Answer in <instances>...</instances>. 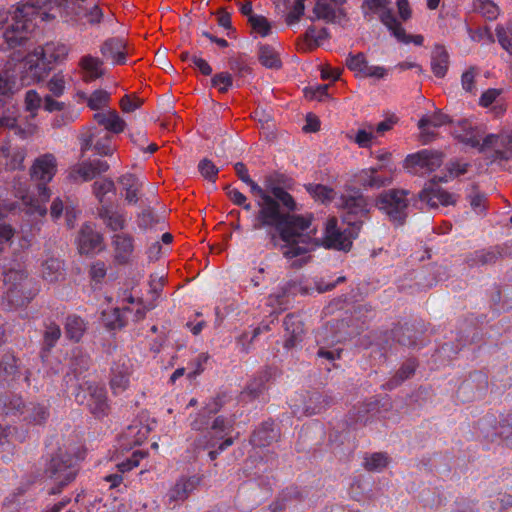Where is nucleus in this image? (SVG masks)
Returning a JSON list of instances; mask_svg holds the SVG:
<instances>
[{
    "mask_svg": "<svg viewBox=\"0 0 512 512\" xmlns=\"http://www.w3.org/2000/svg\"><path fill=\"white\" fill-rule=\"evenodd\" d=\"M16 372V361L13 356H8L0 364V380L5 381L8 376L14 375Z\"/></svg>",
    "mask_w": 512,
    "mask_h": 512,
    "instance_id": "obj_64",
    "label": "nucleus"
},
{
    "mask_svg": "<svg viewBox=\"0 0 512 512\" xmlns=\"http://www.w3.org/2000/svg\"><path fill=\"white\" fill-rule=\"evenodd\" d=\"M501 93V89L490 88L482 93L479 99V104L485 108L490 107L492 104L497 103V99L499 98ZM493 109H499V111H496L497 114L502 112V107L499 106L498 104H496Z\"/></svg>",
    "mask_w": 512,
    "mask_h": 512,
    "instance_id": "obj_55",
    "label": "nucleus"
},
{
    "mask_svg": "<svg viewBox=\"0 0 512 512\" xmlns=\"http://www.w3.org/2000/svg\"><path fill=\"white\" fill-rule=\"evenodd\" d=\"M284 327L286 331L284 346L291 349L302 340L303 324L297 316L288 315L285 317Z\"/></svg>",
    "mask_w": 512,
    "mask_h": 512,
    "instance_id": "obj_28",
    "label": "nucleus"
},
{
    "mask_svg": "<svg viewBox=\"0 0 512 512\" xmlns=\"http://www.w3.org/2000/svg\"><path fill=\"white\" fill-rule=\"evenodd\" d=\"M492 422L491 418H485L481 422V430L485 437L491 440L498 437L506 446L512 447V414L502 417L490 431L488 426H491Z\"/></svg>",
    "mask_w": 512,
    "mask_h": 512,
    "instance_id": "obj_18",
    "label": "nucleus"
},
{
    "mask_svg": "<svg viewBox=\"0 0 512 512\" xmlns=\"http://www.w3.org/2000/svg\"><path fill=\"white\" fill-rule=\"evenodd\" d=\"M257 206L259 211L253 228L274 227L279 235L272 233L271 242L285 258L305 257L318 246L310 216L281 213L278 202L271 196L257 200Z\"/></svg>",
    "mask_w": 512,
    "mask_h": 512,
    "instance_id": "obj_1",
    "label": "nucleus"
},
{
    "mask_svg": "<svg viewBox=\"0 0 512 512\" xmlns=\"http://www.w3.org/2000/svg\"><path fill=\"white\" fill-rule=\"evenodd\" d=\"M60 335H61V330L58 325L53 324V323L47 325L45 334H44L45 345L48 348L53 347L54 344L59 339Z\"/></svg>",
    "mask_w": 512,
    "mask_h": 512,
    "instance_id": "obj_62",
    "label": "nucleus"
},
{
    "mask_svg": "<svg viewBox=\"0 0 512 512\" xmlns=\"http://www.w3.org/2000/svg\"><path fill=\"white\" fill-rule=\"evenodd\" d=\"M307 191L315 200L322 203L332 200L335 195L333 189L321 184H310L307 186Z\"/></svg>",
    "mask_w": 512,
    "mask_h": 512,
    "instance_id": "obj_47",
    "label": "nucleus"
},
{
    "mask_svg": "<svg viewBox=\"0 0 512 512\" xmlns=\"http://www.w3.org/2000/svg\"><path fill=\"white\" fill-rule=\"evenodd\" d=\"M448 122H449L448 116L445 114H442V113H435L432 116L422 117L419 120L418 127L421 130V137L423 138V142L426 143L428 141L427 136L429 134V132H428L429 126L440 127Z\"/></svg>",
    "mask_w": 512,
    "mask_h": 512,
    "instance_id": "obj_38",
    "label": "nucleus"
},
{
    "mask_svg": "<svg viewBox=\"0 0 512 512\" xmlns=\"http://www.w3.org/2000/svg\"><path fill=\"white\" fill-rule=\"evenodd\" d=\"M496 34L502 48L512 55V24L497 26Z\"/></svg>",
    "mask_w": 512,
    "mask_h": 512,
    "instance_id": "obj_52",
    "label": "nucleus"
},
{
    "mask_svg": "<svg viewBox=\"0 0 512 512\" xmlns=\"http://www.w3.org/2000/svg\"><path fill=\"white\" fill-rule=\"evenodd\" d=\"M456 196L451 194L435 183L427 184L419 193V208H438L439 206H450L456 203Z\"/></svg>",
    "mask_w": 512,
    "mask_h": 512,
    "instance_id": "obj_12",
    "label": "nucleus"
},
{
    "mask_svg": "<svg viewBox=\"0 0 512 512\" xmlns=\"http://www.w3.org/2000/svg\"><path fill=\"white\" fill-rule=\"evenodd\" d=\"M477 75V71L474 67L469 68L466 70L461 77V84L462 88L469 93H472L475 91V77Z\"/></svg>",
    "mask_w": 512,
    "mask_h": 512,
    "instance_id": "obj_61",
    "label": "nucleus"
},
{
    "mask_svg": "<svg viewBox=\"0 0 512 512\" xmlns=\"http://www.w3.org/2000/svg\"><path fill=\"white\" fill-rule=\"evenodd\" d=\"M249 24L253 32L257 33L262 37H265L270 34L271 24L262 15L250 16Z\"/></svg>",
    "mask_w": 512,
    "mask_h": 512,
    "instance_id": "obj_54",
    "label": "nucleus"
},
{
    "mask_svg": "<svg viewBox=\"0 0 512 512\" xmlns=\"http://www.w3.org/2000/svg\"><path fill=\"white\" fill-rule=\"evenodd\" d=\"M277 433L273 428V423H264L260 428L254 431L251 442L255 446H266L276 439Z\"/></svg>",
    "mask_w": 512,
    "mask_h": 512,
    "instance_id": "obj_36",
    "label": "nucleus"
},
{
    "mask_svg": "<svg viewBox=\"0 0 512 512\" xmlns=\"http://www.w3.org/2000/svg\"><path fill=\"white\" fill-rule=\"evenodd\" d=\"M69 47L63 43H47L29 53L20 63L22 85L38 82L48 74L52 63L66 59Z\"/></svg>",
    "mask_w": 512,
    "mask_h": 512,
    "instance_id": "obj_4",
    "label": "nucleus"
},
{
    "mask_svg": "<svg viewBox=\"0 0 512 512\" xmlns=\"http://www.w3.org/2000/svg\"><path fill=\"white\" fill-rule=\"evenodd\" d=\"M199 171L203 177L210 181H214L218 174V168L207 159L202 160L198 165Z\"/></svg>",
    "mask_w": 512,
    "mask_h": 512,
    "instance_id": "obj_63",
    "label": "nucleus"
},
{
    "mask_svg": "<svg viewBox=\"0 0 512 512\" xmlns=\"http://www.w3.org/2000/svg\"><path fill=\"white\" fill-rule=\"evenodd\" d=\"M41 278L47 283H56L64 278L62 262L54 257L47 258L41 264Z\"/></svg>",
    "mask_w": 512,
    "mask_h": 512,
    "instance_id": "obj_31",
    "label": "nucleus"
},
{
    "mask_svg": "<svg viewBox=\"0 0 512 512\" xmlns=\"http://www.w3.org/2000/svg\"><path fill=\"white\" fill-rule=\"evenodd\" d=\"M79 68L82 73L83 81L86 83H90L101 78L105 73L103 61L90 54L84 55L80 59Z\"/></svg>",
    "mask_w": 512,
    "mask_h": 512,
    "instance_id": "obj_25",
    "label": "nucleus"
},
{
    "mask_svg": "<svg viewBox=\"0 0 512 512\" xmlns=\"http://www.w3.org/2000/svg\"><path fill=\"white\" fill-rule=\"evenodd\" d=\"M183 59L188 61L190 65H193L204 75H210L212 73V68L208 62L197 55H189L188 53H185L183 54Z\"/></svg>",
    "mask_w": 512,
    "mask_h": 512,
    "instance_id": "obj_60",
    "label": "nucleus"
},
{
    "mask_svg": "<svg viewBox=\"0 0 512 512\" xmlns=\"http://www.w3.org/2000/svg\"><path fill=\"white\" fill-rule=\"evenodd\" d=\"M114 182L110 179H100L93 184V192L96 198L103 202L106 194L113 192Z\"/></svg>",
    "mask_w": 512,
    "mask_h": 512,
    "instance_id": "obj_59",
    "label": "nucleus"
},
{
    "mask_svg": "<svg viewBox=\"0 0 512 512\" xmlns=\"http://www.w3.org/2000/svg\"><path fill=\"white\" fill-rule=\"evenodd\" d=\"M76 401L80 404H85L92 414L97 417H102L108 413L109 404L104 387L85 383L83 392L79 391L75 395Z\"/></svg>",
    "mask_w": 512,
    "mask_h": 512,
    "instance_id": "obj_10",
    "label": "nucleus"
},
{
    "mask_svg": "<svg viewBox=\"0 0 512 512\" xmlns=\"http://www.w3.org/2000/svg\"><path fill=\"white\" fill-rule=\"evenodd\" d=\"M150 429L140 421H135L127 427L121 436V446L129 449L133 445L141 444L149 435Z\"/></svg>",
    "mask_w": 512,
    "mask_h": 512,
    "instance_id": "obj_27",
    "label": "nucleus"
},
{
    "mask_svg": "<svg viewBox=\"0 0 512 512\" xmlns=\"http://www.w3.org/2000/svg\"><path fill=\"white\" fill-rule=\"evenodd\" d=\"M340 5H335L332 0H317L314 14L318 19L332 21L336 16V10Z\"/></svg>",
    "mask_w": 512,
    "mask_h": 512,
    "instance_id": "obj_43",
    "label": "nucleus"
},
{
    "mask_svg": "<svg viewBox=\"0 0 512 512\" xmlns=\"http://www.w3.org/2000/svg\"><path fill=\"white\" fill-rule=\"evenodd\" d=\"M77 19L75 21H78L81 17L83 19H86V22L90 25H97L99 24L103 19V11L102 9L97 5L93 4L90 7H78L77 11Z\"/></svg>",
    "mask_w": 512,
    "mask_h": 512,
    "instance_id": "obj_44",
    "label": "nucleus"
},
{
    "mask_svg": "<svg viewBox=\"0 0 512 512\" xmlns=\"http://www.w3.org/2000/svg\"><path fill=\"white\" fill-rule=\"evenodd\" d=\"M0 128L15 129V133L21 138H27L36 130V127L32 124H29L26 128H20L16 126V113L14 110H8L6 114L0 117Z\"/></svg>",
    "mask_w": 512,
    "mask_h": 512,
    "instance_id": "obj_35",
    "label": "nucleus"
},
{
    "mask_svg": "<svg viewBox=\"0 0 512 512\" xmlns=\"http://www.w3.org/2000/svg\"><path fill=\"white\" fill-rule=\"evenodd\" d=\"M151 308V305L146 306L143 303L139 291L133 287L130 291L123 292L117 307L102 312V322L108 329H119L125 326L129 320L138 321L144 318L146 312Z\"/></svg>",
    "mask_w": 512,
    "mask_h": 512,
    "instance_id": "obj_5",
    "label": "nucleus"
},
{
    "mask_svg": "<svg viewBox=\"0 0 512 512\" xmlns=\"http://www.w3.org/2000/svg\"><path fill=\"white\" fill-rule=\"evenodd\" d=\"M443 156L438 151L424 149L409 154L403 163V167L411 174L425 175L435 171L442 165Z\"/></svg>",
    "mask_w": 512,
    "mask_h": 512,
    "instance_id": "obj_9",
    "label": "nucleus"
},
{
    "mask_svg": "<svg viewBox=\"0 0 512 512\" xmlns=\"http://www.w3.org/2000/svg\"><path fill=\"white\" fill-rule=\"evenodd\" d=\"M93 118L100 126H103L109 134H119L123 132L126 127L124 119L113 109L97 112L94 114Z\"/></svg>",
    "mask_w": 512,
    "mask_h": 512,
    "instance_id": "obj_24",
    "label": "nucleus"
},
{
    "mask_svg": "<svg viewBox=\"0 0 512 512\" xmlns=\"http://www.w3.org/2000/svg\"><path fill=\"white\" fill-rule=\"evenodd\" d=\"M142 104L143 100L135 94H126L119 102L120 108L124 113H132L140 108Z\"/></svg>",
    "mask_w": 512,
    "mask_h": 512,
    "instance_id": "obj_58",
    "label": "nucleus"
},
{
    "mask_svg": "<svg viewBox=\"0 0 512 512\" xmlns=\"http://www.w3.org/2000/svg\"><path fill=\"white\" fill-rule=\"evenodd\" d=\"M77 99L80 103H86L91 110L97 111L109 105L111 95L106 90L97 89L93 91L91 94H86L85 92H78Z\"/></svg>",
    "mask_w": 512,
    "mask_h": 512,
    "instance_id": "obj_29",
    "label": "nucleus"
},
{
    "mask_svg": "<svg viewBox=\"0 0 512 512\" xmlns=\"http://www.w3.org/2000/svg\"><path fill=\"white\" fill-rule=\"evenodd\" d=\"M80 141L83 152L93 147L99 155L107 156L112 154L115 149L112 145L111 134L95 128L90 130L88 134L81 135Z\"/></svg>",
    "mask_w": 512,
    "mask_h": 512,
    "instance_id": "obj_14",
    "label": "nucleus"
},
{
    "mask_svg": "<svg viewBox=\"0 0 512 512\" xmlns=\"http://www.w3.org/2000/svg\"><path fill=\"white\" fill-rule=\"evenodd\" d=\"M232 425L229 421L222 417H217L210 428L204 435L199 446L203 449H209V458L215 460L218 455L233 444L230 435Z\"/></svg>",
    "mask_w": 512,
    "mask_h": 512,
    "instance_id": "obj_7",
    "label": "nucleus"
},
{
    "mask_svg": "<svg viewBox=\"0 0 512 512\" xmlns=\"http://www.w3.org/2000/svg\"><path fill=\"white\" fill-rule=\"evenodd\" d=\"M132 363L128 358H121L111 368L110 387L114 394L124 392L130 383Z\"/></svg>",
    "mask_w": 512,
    "mask_h": 512,
    "instance_id": "obj_19",
    "label": "nucleus"
},
{
    "mask_svg": "<svg viewBox=\"0 0 512 512\" xmlns=\"http://www.w3.org/2000/svg\"><path fill=\"white\" fill-rule=\"evenodd\" d=\"M199 483L200 478L196 476L179 479L167 494L169 504L182 502L187 499L189 494L197 488Z\"/></svg>",
    "mask_w": 512,
    "mask_h": 512,
    "instance_id": "obj_26",
    "label": "nucleus"
},
{
    "mask_svg": "<svg viewBox=\"0 0 512 512\" xmlns=\"http://www.w3.org/2000/svg\"><path fill=\"white\" fill-rule=\"evenodd\" d=\"M416 364L414 361H408L405 363L386 385L388 389L397 387L401 382L409 378L415 371Z\"/></svg>",
    "mask_w": 512,
    "mask_h": 512,
    "instance_id": "obj_50",
    "label": "nucleus"
},
{
    "mask_svg": "<svg viewBox=\"0 0 512 512\" xmlns=\"http://www.w3.org/2000/svg\"><path fill=\"white\" fill-rule=\"evenodd\" d=\"M89 357L83 354L79 349H75L72 352V358L70 360V371L75 377L80 375L84 370L88 368Z\"/></svg>",
    "mask_w": 512,
    "mask_h": 512,
    "instance_id": "obj_48",
    "label": "nucleus"
},
{
    "mask_svg": "<svg viewBox=\"0 0 512 512\" xmlns=\"http://www.w3.org/2000/svg\"><path fill=\"white\" fill-rule=\"evenodd\" d=\"M280 0H277L279 2ZM304 1L305 0H283L286 8H291V11L287 16V23L294 24L299 21L300 17L304 13Z\"/></svg>",
    "mask_w": 512,
    "mask_h": 512,
    "instance_id": "obj_51",
    "label": "nucleus"
},
{
    "mask_svg": "<svg viewBox=\"0 0 512 512\" xmlns=\"http://www.w3.org/2000/svg\"><path fill=\"white\" fill-rule=\"evenodd\" d=\"M349 138L361 148L370 147L376 139L374 127L372 125H365L358 129L355 135L349 134Z\"/></svg>",
    "mask_w": 512,
    "mask_h": 512,
    "instance_id": "obj_41",
    "label": "nucleus"
},
{
    "mask_svg": "<svg viewBox=\"0 0 512 512\" xmlns=\"http://www.w3.org/2000/svg\"><path fill=\"white\" fill-rule=\"evenodd\" d=\"M47 0H33L18 6L13 12L0 10V30L10 47H15L27 40L37 25V21L50 19L44 8Z\"/></svg>",
    "mask_w": 512,
    "mask_h": 512,
    "instance_id": "obj_3",
    "label": "nucleus"
},
{
    "mask_svg": "<svg viewBox=\"0 0 512 512\" xmlns=\"http://www.w3.org/2000/svg\"><path fill=\"white\" fill-rule=\"evenodd\" d=\"M389 464V457L386 453L375 452L364 458V466L368 471L380 472Z\"/></svg>",
    "mask_w": 512,
    "mask_h": 512,
    "instance_id": "obj_42",
    "label": "nucleus"
},
{
    "mask_svg": "<svg viewBox=\"0 0 512 512\" xmlns=\"http://www.w3.org/2000/svg\"><path fill=\"white\" fill-rule=\"evenodd\" d=\"M5 292L3 300L11 308L27 305L36 295L37 290L32 287V280L27 271L20 264L11 266L4 272Z\"/></svg>",
    "mask_w": 512,
    "mask_h": 512,
    "instance_id": "obj_6",
    "label": "nucleus"
},
{
    "mask_svg": "<svg viewBox=\"0 0 512 512\" xmlns=\"http://www.w3.org/2000/svg\"><path fill=\"white\" fill-rule=\"evenodd\" d=\"M449 66V55L443 46L436 45L432 51L431 68L436 77L446 75Z\"/></svg>",
    "mask_w": 512,
    "mask_h": 512,
    "instance_id": "obj_33",
    "label": "nucleus"
},
{
    "mask_svg": "<svg viewBox=\"0 0 512 512\" xmlns=\"http://www.w3.org/2000/svg\"><path fill=\"white\" fill-rule=\"evenodd\" d=\"M389 6V0H365L362 9L365 14L372 13L379 15L382 23L390 29L395 26L397 20Z\"/></svg>",
    "mask_w": 512,
    "mask_h": 512,
    "instance_id": "obj_22",
    "label": "nucleus"
},
{
    "mask_svg": "<svg viewBox=\"0 0 512 512\" xmlns=\"http://www.w3.org/2000/svg\"><path fill=\"white\" fill-rule=\"evenodd\" d=\"M57 167V159L55 155L51 153L42 154L34 160L30 168V176L32 180L38 183L37 196L30 193L27 181L18 179L14 182V195L22 201L27 214L42 217L47 213L46 203L51 196L47 184L51 182L56 175Z\"/></svg>",
    "mask_w": 512,
    "mask_h": 512,
    "instance_id": "obj_2",
    "label": "nucleus"
},
{
    "mask_svg": "<svg viewBox=\"0 0 512 512\" xmlns=\"http://www.w3.org/2000/svg\"><path fill=\"white\" fill-rule=\"evenodd\" d=\"M259 60L267 68H278L281 65L278 53L270 46L260 47Z\"/></svg>",
    "mask_w": 512,
    "mask_h": 512,
    "instance_id": "obj_46",
    "label": "nucleus"
},
{
    "mask_svg": "<svg viewBox=\"0 0 512 512\" xmlns=\"http://www.w3.org/2000/svg\"><path fill=\"white\" fill-rule=\"evenodd\" d=\"M377 167L362 170L358 175V182L363 186L371 188H380L391 183L390 177H381L378 173Z\"/></svg>",
    "mask_w": 512,
    "mask_h": 512,
    "instance_id": "obj_34",
    "label": "nucleus"
},
{
    "mask_svg": "<svg viewBox=\"0 0 512 512\" xmlns=\"http://www.w3.org/2000/svg\"><path fill=\"white\" fill-rule=\"evenodd\" d=\"M377 206L393 221L401 223L406 217L408 206L407 191L389 190L380 195Z\"/></svg>",
    "mask_w": 512,
    "mask_h": 512,
    "instance_id": "obj_11",
    "label": "nucleus"
},
{
    "mask_svg": "<svg viewBox=\"0 0 512 512\" xmlns=\"http://www.w3.org/2000/svg\"><path fill=\"white\" fill-rule=\"evenodd\" d=\"M99 218L112 231H119L126 226V216L123 212L109 206H102L98 210Z\"/></svg>",
    "mask_w": 512,
    "mask_h": 512,
    "instance_id": "obj_30",
    "label": "nucleus"
},
{
    "mask_svg": "<svg viewBox=\"0 0 512 512\" xmlns=\"http://www.w3.org/2000/svg\"><path fill=\"white\" fill-rule=\"evenodd\" d=\"M111 245L113 258L117 264H129L134 259V238L127 233H116L112 236Z\"/></svg>",
    "mask_w": 512,
    "mask_h": 512,
    "instance_id": "obj_16",
    "label": "nucleus"
},
{
    "mask_svg": "<svg viewBox=\"0 0 512 512\" xmlns=\"http://www.w3.org/2000/svg\"><path fill=\"white\" fill-rule=\"evenodd\" d=\"M109 165L103 160L82 162L74 166L69 172V178L74 181H89L96 175L106 172Z\"/></svg>",
    "mask_w": 512,
    "mask_h": 512,
    "instance_id": "obj_20",
    "label": "nucleus"
},
{
    "mask_svg": "<svg viewBox=\"0 0 512 512\" xmlns=\"http://www.w3.org/2000/svg\"><path fill=\"white\" fill-rule=\"evenodd\" d=\"M347 227L337 226V219L330 218L325 228V244L329 248L347 251L351 248L352 240L358 236L360 225L357 221L350 218H344Z\"/></svg>",
    "mask_w": 512,
    "mask_h": 512,
    "instance_id": "obj_8",
    "label": "nucleus"
},
{
    "mask_svg": "<svg viewBox=\"0 0 512 512\" xmlns=\"http://www.w3.org/2000/svg\"><path fill=\"white\" fill-rule=\"evenodd\" d=\"M77 458L70 456L54 457L49 466L51 479L61 487L71 482L77 474Z\"/></svg>",
    "mask_w": 512,
    "mask_h": 512,
    "instance_id": "obj_13",
    "label": "nucleus"
},
{
    "mask_svg": "<svg viewBox=\"0 0 512 512\" xmlns=\"http://www.w3.org/2000/svg\"><path fill=\"white\" fill-rule=\"evenodd\" d=\"M341 206L347 212L344 218H350L360 224L359 219L368 211L367 201L360 194L343 195L341 198Z\"/></svg>",
    "mask_w": 512,
    "mask_h": 512,
    "instance_id": "obj_23",
    "label": "nucleus"
},
{
    "mask_svg": "<svg viewBox=\"0 0 512 512\" xmlns=\"http://www.w3.org/2000/svg\"><path fill=\"white\" fill-rule=\"evenodd\" d=\"M86 325L83 319L78 316H68L65 323L67 337L71 340L79 341L84 334Z\"/></svg>",
    "mask_w": 512,
    "mask_h": 512,
    "instance_id": "obj_40",
    "label": "nucleus"
},
{
    "mask_svg": "<svg viewBox=\"0 0 512 512\" xmlns=\"http://www.w3.org/2000/svg\"><path fill=\"white\" fill-rule=\"evenodd\" d=\"M22 405V400L18 396L0 397V413L5 415L15 414Z\"/></svg>",
    "mask_w": 512,
    "mask_h": 512,
    "instance_id": "obj_53",
    "label": "nucleus"
},
{
    "mask_svg": "<svg viewBox=\"0 0 512 512\" xmlns=\"http://www.w3.org/2000/svg\"><path fill=\"white\" fill-rule=\"evenodd\" d=\"M25 109L30 113V116L34 118L38 109L41 107L42 98L35 90H29L25 95Z\"/></svg>",
    "mask_w": 512,
    "mask_h": 512,
    "instance_id": "obj_56",
    "label": "nucleus"
},
{
    "mask_svg": "<svg viewBox=\"0 0 512 512\" xmlns=\"http://www.w3.org/2000/svg\"><path fill=\"white\" fill-rule=\"evenodd\" d=\"M102 56L112 62L114 65L126 63L127 45L121 38H110L106 40L100 48Z\"/></svg>",
    "mask_w": 512,
    "mask_h": 512,
    "instance_id": "obj_21",
    "label": "nucleus"
},
{
    "mask_svg": "<svg viewBox=\"0 0 512 512\" xmlns=\"http://www.w3.org/2000/svg\"><path fill=\"white\" fill-rule=\"evenodd\" d=\"M473 8L487 20H495L500 14V9L493 0H474Z\"/></svg>",
    "mask_w": 512,
    "mask_h": 512,
    "instance_id": "obj_39",
    "label": "nucleus"
},
{
    "mask_svg": "<svg viewBox=\"0 0 512 512\" xmlns=\"http://www.w3.org/2000/svg\"><path fill=\"white\" fill-rule=\"evenodd\" d=\"M212 86L215 87L219 92L225 93L227 92L233 84V79L231 74L227 72H221L215 74L211 79Z\"/></svg>",
    "mask_w": 512,
    "mask_h": 512,
    "instance_id": "obj_57",
    "label": "nucleus"
},
{
    "mask_svg": "<svg viewBox=\"0 0 512 512\" xmlns=\"http://www.w3.org/2000/svg\"><path fill=\"white\" fill-rule=\"evenodd\" d=\"M119 183L125 190V199L128 203H136L138 201V191L140 183L132 174H125L119 179Z\"/></svg>",
    "mask_w": 512,
    "mask_h": 512,
    "instance_id": "obj_37",
    "label": "nucleus"
},
{
    "mask_svg": "<svg viewBox=\"0 0 512 512\" xmlns=\"http://www.w3.org/2000/svg\"><path fill=\"white\" fill-rule=\"evenodd\" d=\"M347 67L355 73L357 77L362 78L365 69L368 66V62L363 53H358L355 55L350 54L346 59Z\"/></svg>",
    "mask_w": 512,
    "mask_h": 512,
    "instance_id": "obj_49",
    "label": "nucleus"
},
{
    "mask_svg": "<svg viewBox=\"0 0 512 512\" xmlns=\"http://www.w3.org/2000/svg\"><path fill=\"white\" fill-rule=\"evenodd\" d=\"M389 30L399 42H402L404 44L413 43L416 46H422L424 43V37L422 35L406 34L404 28L398 21L395 23V26L391 27Z\"/></svg>",
    "mask_w": 512,
    "mask_h": 512,
    "instance_id": "obj_45",
    "label": "nucleus"
},
{
    "mask_svg": "<svg viewBox=\"0 0 512 512\" xmlns=\"http://www.w3.org/2000/svg\"><path fill=\"white\" fill-rule=\"evenodd\" d=\"M246 184L250 187V191L255 196L256 201L264 200L269 197V193H271L287 209L294 210L296 207V203L292 196L278 185L267 183L266 190H264L252 179H250V182H247Z\"/></svg>",
    "mask_w": 512,
    "mask_h": 512,
    "instance_id": "obj_17",
    "label": "nucleus"
},
{
    "mask_svg": "<svg viewBox=\"0 0 512 512\" xmlns=\"http://www.w3.org/2000/svg\"><path fill=\"white\" fill-rule=\"evenodd\" d=\"M1 155L6 159V167L9 170H18L23 168V162L26 157V151L21 147H12L5 144L1 147Z\"/></svg>",
    "mask_w": 512,
    "mask_h": 512,
    "instance_id": "obj_32",
    "label": "nucleus"
},
{
    "mask_svg": "<svg viewBox=\"0 0 512 512\" xmlns=\"http://www.w3.org/2000/svg\"><path fill=\"white\" fill-rule=\"evenodd\" d=\"M78 250L81 254H94L103 249V236L91 223H85L77 239Z\"/></svg>",
    "mask_w": 512,
    "mask_h": 512,
    "instance_id": "obj_15",
    "label": "nucleus"
}]
</instances>
